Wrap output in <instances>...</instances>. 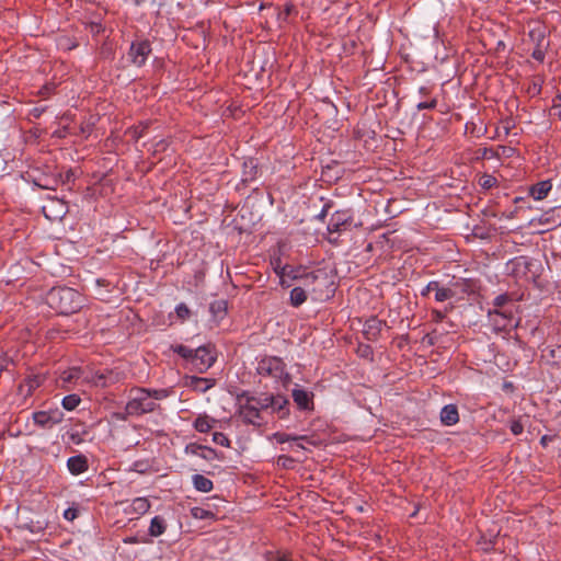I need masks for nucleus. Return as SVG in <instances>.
Instances as JSON below:
<instances>
[{
    "mask_svg": "<svg viewBox=\"0 0 561 561\" xmlns=\"http://www.w3.org/2000/svg\"><path fill=\"white\" fill-rule=\"evenodd\" d=\"M530 37L536 41L537 44H548L546 41L545 34L541 31H531Z\"/></svg>",
    "mask_w": 561,
    "mask_h": 561,
    "instance_id": "obj_44",
    "label": "nucleus"
},
{
    "mask_svg": "<svg viewBox=\"0 0 561 561\" xmlns=\"http://www.w3.org/2000/svg\"><path fill=\"white\" fill-rule=\"evenodd\" d=\"M547 48H548V44H537L531 54L533 58L542 62L545 59Z\"/></svg>",
    "mask_w": 561,
    "mask_h": 561,
    "instance_id": "obj_36",
    "label": "nucleus"
},
{
    "mask_svg": "<svg viewBox=\"0 0 561 561\" xmlns=\"http://www.w3.org/2000/svg\"><path fill=\"white\" fill-rule=\"evenodd\" d=\"M436 100H432L430 102H420L416 107L419 111L434 108L436 106Z\"/></svg>",
    "mask_w": 561,
    "mask_h": 561,
    "instance_id": "obj_47",
    "label": "nucleus"
},
{
    "mask_svg": "<svg viewBox=\"0 0 561 561\" xmlns=\"http://www.w3.org/2000/svg\"><path fill=\"white\" fill-rule=\"evenodd\" d=\"M149 393L152 401L162 400L169 397V390L167 389L149 390Z\"/></svg>",
    "mask_w": 561,
    "mask_h": 561,
    "instance_id": "obj_40",
    "label": "nucleus"
},
{
    "mask_svg": "<svg viewBox=\"0 0 561 561\" xmlns=\"http://www.w3.org/2000/svg\"><path fill=\"white\" fill-rule=\"evenodd\" d=\"M274 439L279 444H285L288 442H299V440H306L310 443V439L307 436H293L286 433H275L273 435Z\"/></svg>",
    "mask_w": 561,
    "mask_h": 561,
    "instance_id": "obj_31",
    "label": "nucleus"
},
{
    "mask_svg": "<svg viewBox=\"0 0 561 561\" xmlns=\"http://www.w3.org/2000/svg\"><path fill=\"white\" fill-rule=\"evenodd\" d=\"M62 413L59 410L38 411L32 414L34 423L43 428H51L62 421Z\"/></svg>",
    "mask_w": 561,
    "mask_h": 561,
    "instance_id": "obj_7",
    "label": "nucleus"
},
{
    "mask_svg": "<svg viewBox=\"0 0 561 561\" xmlns=\"http://www.w3.org/2000/svg\"><path fill=\"white\" fill-rule=\"evenodd\" d=\"M514 152H515V149L512 147L500 146L495 150V156H496V158L512 157L514 154Z\"/></svg>",
    "mask_w": 561,
    "mask_h": 561,
    "instance_id": "obj_41",
    "label": "nucleus"
},
{
    "mask_svg": "<svg viewBox=\"0 0 561 561\" xmlns=\"http://www.w3.org/2000/svg\"><path fill=\"white\" fill-rule=\"evenodd\" d=\"M150 502L147 497H136L125 508L127 515H144L150 510Z\"/></svg>",
    "mask_w": 561,
    "mask_h": 561,
    "instance_id": "obj_16",
    "label": "nucleus"
},
{
    "mask_svg": "<svg viewBox=\"0 0 561 561\" xmlns=\"http://www.w3.org/2000/svg\"><path fill=\"white\" fill-rule=\"evenodd\" d=\"M427 289H433L435 291V300L437 302H443L448 299L455 298V290L453 291L448 286H440L439 282L432 280L427 284Z\"/></svg>",
    "mask_w": 561,
    "mask_h": 561,
    "instance_id": "obj_15",
    "label": "nucleus"
},
{
    "mask_svg": "<svg viewBox=\"0 0 561 561\" xmlns=\"http://www.w3.org/2000/svg\"><path fill=\"white\" fill-rule=\"evenodd\" d=\"M175 312H176V316L182 320L187 319L191 313L188 307L183 302H181L176 306Z\"/></svg>",
    "mask_w": 561,
    "mask_h": 561,
    "instance_id": "obj_39",
    "label": "nucleus"
},
{
    "mask_svg": "<svg viewBox=\"0 0 561 561\" xmlns=\"http://www.w3.org/2000/svg\"><path fill=\"white\" fill-rule=\"evenodd\" d=\"M126 543H137L138 540L136 537H129L124 540Z\"/></svg>",
    "mask_w": 561,
    "mask_h": 561,
    "instance_id": "obj_55",
    "label": "nucleus"
},
{
    "mask_svg": "<svg viewBox=\"0 0 561 561\" xmlns=\"http://www.w3.org/2000/svg\"><path fill=\"white\" fill-rule=\"evenodd\" d=\"M249 163H250V170H249V174H247V178L244 179L245 181L254 179V176L256 174V165H254L253 161H250Z\"/></svg>",
    "mask_w": 561,
    "mask_h": 561,
    "instance_id": "obj_48",
    "label": "nucleus"
},
{
    "mask_svg": "<svg viewBox=\"0 0 561 561\" xmlns=\"http://www.w3.org/2000/svg\"><path fill=\"white\" fill-rule=\"evenodd\" d=\"M383 328H387L386 321L377 317H370L364 323L363 333L368 341H376L379 339Z\"/></svg>",
    "mask_w": 561,
    "mask_h": 561,
    "instance_id": "obj_11",
    "label": "nucleus"
},
{
    "mask_svg": "<svg viewBox=\"0 0 561 561\" xmlns=\"http://www.w3.org/2000/svg\"><path fill=\"white\" fill-rule=\"evenodd\" d=\"M80 401L81 400L78 394H68L64 397L61 404L66 410L72 411L79 405Z\"/></svg>",
    "mask_w": 561,
    "mask_h": 561,
    "instance_id": "obj_32",
    "label": "nucleus"
},
{
    "mask_svg": "<svg viewBox=\"0 0 561 561\" xmlns=\"http://www.w3.org/2000/svg\"><path fill=\"white\" fill-rule=\"evenodd\" d=\"M449 287L454 291L455 298L473 291V283L471 279L457 278L449 282Z\"/></svg>",
    "mask_w": 561,
    "mask_h": 561,
    "instance_id": "obj_17",
    "label": "nucleus"
},
{
    "mask_svg": "<svg viewBox=\"0 0 561 561\" xmlns=\"http://www.w3.org/2000/svg\"><path fill=\"white\" fill-rule=\"evenodd\" d=\"M530 260L527 256H517L510 260L506 271L515 277H524L529 272Z\"/></svg>",
    "mask_w": 561,
    "mask_h": 561,
    "instance_id": "obj_12",
    "label": "nucleus"
},
{
    "mask_svg": "<svg viewBox=\"0 0 561 561\" xmlns=\"http://www.w3.org/2000/svg\"><path fill=\"white\" fill-rule=\"evenodd\" d=\"M291 8H293V5H290V4H286V5H285V11H286V13H287V14H289V13H290Z\"/></svg>",
    "mask_w": 561,
    "mask_h": 561,
    "instance_id": "obj_58",
    "label": "nucleus"
},
{
    "mask_svg": "<svg viewBox=\"0 0 561 561\" xmlns=\"http://www.w3.org/2000/svg\"><path fill=\"white\" fill-rule=\"evenodd\" d=\"M510 428L514 435H519L524 431V425L519 420H514L511 422Z\"/></svg>",
    "mask_w": 561,
    "mask_h": 561,
    "instance_id": "obj_43",
    "label": "nucleus"
},
{
    "mask_svg": "<svg viewBox=\"0 0 561 561\" xmlns=\"http://www.w3.org/2000/svg\"><path fill=\"white\" fill-rule=\"evenodd\" d=\"M81 376V369L78 367H72L67 370H64L60 374L59 380L61 381L62 386L67 383H71L75 380H77Z\"/></svg>",
    "mask_w": 561,
    "mask_h": 561,
    "instance_id": "obj_29",
    "label": "nucleus"
},
{
    "mask_svg": "<svg viewBox=\"0 0 561 561\" xmlns=\"http://www.w3.org/2000/svg\"><path fill=\"white\" fill-rule=\"evenodd\" d=\"M185 453L202 457L207 460L213 459L216 456L215 449H213L210 447L197 445V444H188L185 447Z\"/></svg>",
    "mask_w": 561,
    "mask_h": 561,
    "instance_id": "obj_21",
    "label": "nucleus"
},
{
    "mask_svg": "<svg viewBox=\"0 0 561 561\" xmlns=\"http://www.w3.org/2000/svg\"><path fill=\"white\" fill-rule=\"evenodd\" d=\"M547 443V436L541 437V444L545 445Z\"/></svg>",
    "mask_w": 561,
    "mask_h": 561,
    "instance_id": "obj_60",
    "label": "nucleus"
},
{
    "mask_svg": "<svg viewBox=\"0 0 561 561\" xmlns=\"http://www.w3.org/2000/svg\"><path fill=\"white\" fill-rule=\"evenodd\" d=\"M552 184L549 180L541 181L535 185H533L529 190L530 196L536 201L543 199L548 193L551 191Z\"/></svg>",
    "mask_w": 561,
    "mask_h": 561,
    "instance_id": "obj_23",
    "label": "nucleus"
},
{
    "mask_svg": "<svg viewBox=\"0 0 561 561\" xmlns=\"http://www.w3.org/2000/svg\"><path fill=\"white\" fill-rule=\"evenodd\" d=\"M433 289H427V285L421 290V296L426 297Z\"/></svg>",
    "mask_w": 561,
    "mask_h": 561,
    "instance_id": "obj_54",
    "label": "nucleus"
},
{
    "mask_svg": "<svg viewBox=\"0 0 561 561\" xmlns=\"http://www.w3.org/2000/svg\"><path fill=\"white\" fill-rule=\"evenodd\" d=\"M276 274L279 277V284L282 287H290V280H299L305 287H309L313 284L318 276L314 273H304L295 271L293 267L286 265L279 268H275Z\"/></svg>",
    "mask_w": 561,
    "mask_h": 561,
    "instance_id": "obj_4",
    "label": "nucleus"
},
{
    "mask_svg": "<svg viewBox=\"0 0 561 561\" xmlns=\"http://www.w3.org/2000/svg\"><path fill=\"white\" fill-rule=\"evenodd\" d=\"M43 380L44 378L39 375L30 376L19 387L21 394L25 397L32 394V392L42 385Z\"/></svg>",
    "mask_w": 561,
    "mask_h": 561,
    "instance_id": "obj_22",
    "label": "nucleus"
},
{
    "mask_svg": "<svg viewBox=\"0 0 561 561\" xmlns=\"http://www.w3.org/2000/svg\"><path fill=\"white\" fill-rule=\"evenodd\" d=\"M150 53V43L148 41H140L131 44L128 56L135 66L141 67L145 65Z\"/></svg>",
    "mask_w": 561,
    "mask_h": 561,
    "instance_id": "obj_8",
    "label": "nucleus"
},
{
    "mask_svg": "<svg viewBox=\"0 0 561 561\" xmlns=\"http://www.w3.org/2000/svg\"><path fill=\"white\" fill-rule=\"evenodd\" d=\"M295 444L293 445V449L294 450H298V449H305V447L299 444L298 442H294Z\"/></svg>",
    "mask_w": 561,
    "mask_h": 561,
    "instance_id": "obj_56",
    "label": "nucleus"
},
{
    "mask_svg": "<svg viewBox=\"0 0 561 561\" xmlns=\"http://www.w3.org/2000/svg\"><path fill=\"white\" fill-rule=\"evenodd\" d=\"M206 514H208V512H206V511H204V510H202V508H194V510H193V515H194L195 517H201V518H203Z\"/></svg>",
    "mask_w": 561,
    "mask_h": 561,
    "instance_id": "obj_52",
    "label": "nucleus"
},
{
    "mask_svg": "<svg viewBox=\"0 0 561 561\" xmlns=\"http://www.w3.org/2000/svg\"><path fill=\"white\" fill-rule=\"evenodd\" d=\"M543 217L546 222L561 226V204L553 207L550 211H546Z\"/></svg>",
    "mask_w": 561,
    "mask_h": 561,
    "instance_id": "obj_30",
    "label": "nucleus"
},
{
    "mask_svg": "<svg viewBox=\"0 0 561 561\" xmlns=\"http://www.w3.org/2000/svg\"><path fill=\"white\" fill-rule=\"evenodd\" d=\"M495 182H496V180L493 176L485 175V176L482 178L481 185L484 188H490V187H492L495 184Z\"/></svg>",
    "mask_w": 561,
    "mask_h": 561,
    "instance_id": "obj_45",
    "label": "nucleus"
},
{
    "mask_svg": "<svg viewBox=\"0 0 561 561\" xmlns=\"http://www.w3.org/2000/svg\"><path fill=\"white\" fill-rule=\"evenodd\" d=\"M268 408L267 403L256 398H247L244 403H240L239 416L244 423L260 426L263 423L261 410Z\"/></svg>",
    "mask_w": 561,
    "mask_h": 561,
    "instance_id": "obj_3",
    "label": "nucleus"
},
{
    "mask_svg": "<svg viewBox=\"0 0 561 561\" xmlns=\"http://www.w3.org/2000/svg\"><path fill=\"white\" fill-rule=\"evenodd\" d=\"M264 403H267L268 407H271L273 410H276L280 413V416H285L287 415V410H286V407L288 405V400L283 397V396H277V397H271V398H265L263 400Z\"/></svg>",
    "mask_w": 561,
    "mask_h": 561,
    "instance_id": "obj_24",
    "label": "nucleus"
},
{
    "mask_svg": "<svg viewBox=\"0 0 561 561\" xmlns=\"http://www.w3.org/2000/svg\"><path fill=\"white\" fill-rule=\"evenodd\" d=\"M545 352H547V354H543V357L551 360L553 364H561V346L556 348H546L543 350V353Z\"/></svg>",
    "mask_w": 561,
    "mask_h": 561,
    "instance_id": "obj_34",
    "label": "nucleus"
},
{
    "mask_svg": "<svg viewBox=\"0 0 561 561\" xmlns=\"http://www.w3.org/2000/svg\"><path fill=\"white\" fill-rule=\"evenodd\" d=\"M293 400L300 410H313V393L296 386L291 391Z\"/></svg>",
    "mask_w": 561,
    "mask_h": 561,
    "instance_id": "obj_13",
    "label": "nucleus"
},
{
    "mask_svg": "<svg viewBox=\"0 0 561 561\" xmlns=\"http://www.w3.org/2000/svg\"><path fill=\"white\" fill-rule=\"evenodd\" d=\"M69 438H70L71 443H73L76 445H79L82 442L79 433H70Z\"/></svg>",
    "mask_w": 561,
    "mask_h": 561,
    "instance_id": "obj_50",
    "label": "nucleus"
},
{
    "mask_svg": "<svg viewBox=\"0 0 561 561\" xmlns=\"http://www.w3.org/2000/svg\"><path fill=\"white\" fill-rule=\"evenodd\" d=\"M274 561H288L285 557H276Z\"/></svg>",
    "mask_w": 561,
    "mask_h": 561,
    "instance_id": "obj_59",
    "label": "nucleus"
},
{
    "mask_svg": "<svg viewBox=\"0 0 561 561\" xmlns=\"http://www.w3.org/2000/svg\"><path fill=\"white\" fill-rule=\"evenodd\" d=\"M351 222L352 214L350 210H336L328 222V230L330 232H339L350 226Z\"/></svg>",
    "mask_w": 561,
    "mask_h": 561,
    "instance_id": "obj_10",
    "label": "nucleus"
},
{
    "mask_svg": "<svg viewBox=\"0 0 561 561\" xmlns=\"http://www.w3.org/2000/svg\"><path fill=\"white\" fill-rule=\"evenodd\" d=\"M42 210L50 220L61 219L67 213V205L64 201L58 198L48 199L45 205H43Z\"/></svg>",
    "mask_w": 561,
    "mask_h": 561,
    "instance_id": "obj_9",
    "label": "nucleus"
},
{
    "mask_svg": "<svg viewBox=\"0 0 561 561\" xmlns=\"http://www.w3.org/2000/svg\"><path fill=\"white\" fill-rule=\"evenodd\" d=\"M167 529V524L163 517L161 516H154L149 526V535L151 537H159L161 536Z\"/></svg>",
    "mask_w": 561,
    "mask_h": 561,
    "instance_id": "obj_27",
    "label": "nucleus"
},
{
    "mask_svg": "<svg viewBox=\"0 0 561 561\" xmlns=\"http://www.w3.org/2000/svg\"><path fill=\"white\" fill-rule=\"evenodd\" d=\"M432 317L435 322H442L445 318V313L439 310H433Z\"/></svg>",
    "mask_w": 561,
    "mask_h": 561,
    "instance_id": "obj_49",
    "label": "nucleus"
},
{
    "mask_svg": "<svg viewBox=\"0 0 561 561\" xmlns=\"http://www.w3.org/2000/svg\"><path fill=\"white\" fill-rule=\"evenodd\" d=\"M504 130H505V135H507L510 133V128H511V125L510 123H506L504 126H503Z\"/></svg>",
    "mask_w": 561,
    "mask_h": 561,
    "instance_id": "obj_57",
    "label": "nucleus"
},
{
    "mask_svg": "<svg viewBox=\"0 0 561 561\" xmlns=\"http://www.w3.org/2000/svg\"><path fill=\"white\" fill-rule=\"evenodd\" d=\"M483 156H484L485 158L496 157V156H495V151H494V150H492V149H485V150H484Z\"/></svg>",
    "mask_w": 561,
    "mask_h": 561,
    "instance_id": "obj_53",
    "label": "nucleus"
},
{
    "mask_svg": "<svg viewBox=\"0 0 561 561\" xmlns=\"http://www.w3.org/2000/svg\"><path fill=\"white\" fill-rule=\"evenodd\" d=\"M172 350L174 353L179 354L180 356L192 363L195 350L190 348L185 345H175L172 346Z\"/></svg>",
    "mask_w": 561,
    "mask_h": 561,
    "instance_id": "obj_33",
    "label": "nucleus"
},
{
    "mask_svg": "<svg viewBox=\"0 0 561 561\" xmlns=\"http://www.w3.org/2000/svg\"><path fill=\"white\" fill-rule=\"evenodd\" d=\"M47 301L59 313H75L82 307V296L73 288L57 287L49 290Z\"/></svg>",
    "mask_w": 561,
    "mask_h": 561,
    "instance_id": "obj_1",
    "label": "nucleus"
},
{
    "mask_svg": "<svg viewBox=\"0 0 561 561\" xmlns=\"http://www.w3.org/2000/svg\"><path fill=\"white\" fill-rule=\"evenodd\" d=\"M78 516V511L76 508L69 507L64 512V517L67 520H73Z\"/></svg>",
    "mask_w": 561,
    "mask_h": 561,
    "instance_id": "obj_46",
    "label": "nucleus"
},
{
    "mask_svg": "<svg viewBox=\"0 0 561 561\" xmlns=\"http://www.w3.org/2000/svg\"><path fill=\"white\" fill-rule=\"evenodd\" d=\"M194 488L199 492H210L214 488L213 481L203 474H194L192 477Z\"/></svg>",
    "mask_w": 561,
    "mask_h": 561,
    "instance_id": "obj_26",
    "label": "nucleus"
},
{
    "mask_svg": "<svg viewBox=\"0 0 561 561\" xmlns=\"http://www.w3.org/2000/svg\"><path fill=\"white\" fill-rule=\"evenodd\" d=\"M216 357L208 346H199L194 351L192 365L198 373H205L213 366Z\"/></svg>",
    "mask_w": 561,
    "mask_h": 561,
    "instance_id": "obj_6",
    "label": "nucleus"
},
{
    "mask_svg": "<svg viewBox=\"0 0 561 561\" xmlns=\"http://www.w3.org/2000/svg\"><path fill=\"white\" fill-rule=\"evenodd\" d=\"M185 385L196 391L206 392L208 389L214 387L215 381L208 378L190 376L185 378Z\"/></svg>",
    "mask_w": 561,
    "mask_h": 561,
    "instance_id": "obj_18",
    "label": "nucleus"
},
{
    "mask_svg": "<svg viewBox=\"0 0 561 561\" xmlns=\"http://www.w3.org/2000/svg\"><path fill=\"white\" fill-rule=\"evenodd\" d=\"M256 370L262 376L282 379L285 374V364L279 357H264L257 363Z\"/></svg>",
    "mask_w": 561,
    "mask_h": 561,
    "instance_id": "obj_5",
    "label": "nucleus"
},
{
    "mask_svg": "<svg viewBox=\"0 0 561 561\" xmlns=\"http://www.w3.org/2000/svg\"><path fill=\"white\" fill-rule=\"evenodd\" d=\"M96 378H98L95 381L96 385L102 386V387L107 386V380L104 375H98Z\"/></svg>",
    "mask_w": 561,
    "mask_h": 561,
    "instance_id": "obj_51",
    "label": "nucleus"
},
{
    "mask_svg": "<svg viewBox=\"0 0 561 561\" xmlns=\"http://www.w3.org/2000/svg\"><path fill=\"white\" fill-rule=\"evenodd\" d=\"M488 316L490 321H492L494 325H496L500 329H504L507 327L512 319V311L494 309L490 310Z\"/></svg>",
    "mask_w": 561,
    "mask_h": 561,
    "instance_id": "obj_19",
    "label": "nucleus"
},
{
    "mask_svg": "<svg viewBox=\"0 0 561 561\" xmlns=\"http://www.w3.org/2000/svg\"><path fill=\"white\" fill-rule=\"evenodd\" d=\"M276 463L280 468L291 469L294 468L295 459L286 455H280L277 457Z\"/></svg>",
    "mask_w": 561,
    "mask_h": 561,
    "instance_id": "obj_35",
    "label": "nucleus"
},
{
    "mask_svg": "<svg viewBox=\"0 0 561 561\" xmlns=\"http://www.w3.org/2000/svg\"><path fill=\"white\" fill-rule=\"evenodd\" d=\"M213 442L215 444L224 446V447H229L230 446L229 438L225 434L219 433V432H216V433L213 434Z\"/></svg>",
    "mask_w": 561,
    "mask_h": 561,
    "instance_id": "obj_37",
    "label": "nucleus"
},
{
    "mask_svg": "<svg viewBox=\"0 0 561 561\" xmlns=\"http://www.w3.org/2000/svg\"><path fill=\"white\" fill-rule=\"evenodd\" d=\"M125 407L127 415H141L156 410L157 404L151 400L148 389L133 388Z\"/></svg>",
    "mask_w": 561,
    "mask_h": 561,
    "instance_id": "obj_2",
    "label": "nucleus"
},
{
    "mask_svg": "<svg viewBox=\"0 0 561 561\" xmlns=\"http://www.w3.org/2000/svg\"><path fill=\"white\" fill-rule=\"evenodd\" d=\"M551 115L561 118V91L553 100V105L551 107Z\"/></svg>",
    "mask_w": 561,
    "mask_h": 561,
    "instance_id": "obj_38",
    "label": "nucleus"
},
{
    "mask_svg": "<svg viewBox=\"0 0 561 561\" xmlns=\"http://www.w3.org/2000/svg\"><path fill=\"white\" fill-rule=\"evenodd\" d=\"M440 421L446 426L455 425L459 421L458 409L455 404H447L440 411Z\"/></svg>",
    "mask_w": 561,
    "mask_h": 561,
    "instance_id": "obj_20",
    "label": "nucleus"
},
{
    "mask_svg": "<svg viewBox=\"0 0 561 561\" xmlns=\"http://www.w3.org/2000/svg\"><path fill=\"white\" fill-rule=\"evenodd\" d=\"M289 300L291 306L299 307L307 300L306 289L301 286H296L291 289Z\"/></svg>",
    "mask_w": 561,
    "mask_h": 561,
    "instance_id": "obj_28",
    "label": "nucleus"
},
{
    "mask_svg": "<svg viewBox=\"0 0 561 561\" xmlns=\"http://www.w3.org/2000/svg\"><path fill=\"white\" fill-rule=\"evenodd\" d=\"M510 300L507 295H499L494 298L493 306L497 310H502V308L505 306V304Z\"/></svg>",
    "mask_w": 561,
    "mask_h": 561,
    "instance_id": "obj_42",
    "label": "nucleus"
},
{
    "mask_svg": "<svg viewBox=\"0 0 561 561\" xmlns=\"http://www.w3.org/2000/svg\"><path fill=\"white\" fill-rule=\"evenodd\" d=\"M216 423V420L213 417H209L208 415H199L194 421V428L199 433H208Z\"/></svg>",
    "mask_w": 561,
    "mask_h": 561,
    "instance_id": "obj_25",
    "label": "nucleus"
},
{
    "mask_svg": "<svg viewBox=\"0 0 561 561\" xmlns=\"http://www.w3.org/2000/svg\"><path fill=\"white\" fill-rule=\"evenodd\" d=\"M67 468L73 476H79L89 469L88 458L84 455H77L68 458Z\"/></svg>",
    "mask_w": 561,
    "mask_h": 561,
    "instance_id": "obj_14",
    "label": "nucleus"
}]
</instances>
